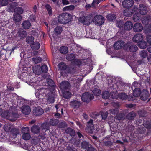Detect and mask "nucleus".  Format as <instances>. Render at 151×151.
<instances>
[{"label":"nucleus","instance_id":"f257e3e1","mask_svg":"<svg viewBox=\"0 0 151 151\" xmlns=\"http://www.w3.org/2000/svg\"><path fill=\"white\" fill-rule=\"evenodd\" d=\"M72 19L71 14L64 13L59 15L58 21L62 24H66L70 22Z\"/></svg>","mask_w":151,"mask_h":151},{"label":"nucleus","instance_id":"f03ea898","mask_svg":"<svg viewBox=\"0 0 151 151\" xmlns=\"http://www.w3.org/2000/svg\"><path fill=\"white\" fill-rule=\"evenodd\" d=\"M2 116L11 121H14L17 119L18 115L16 113H9L8 111H5L1 114Z\"/></svg>","mask_w":151,"mask_h":151},{"label":"nucleus","instance_id":"7ed1b4c3","mask_svg":"<svg viewBox=\"0 0 151 151\" xmlns=\"http://www.w3.org/2000/svg\"><path fill=\"white\" fill-rule=\"evenodd\" d=\"M22 8L19 7L16 8L14 10L15 14L14 16V20L16 22H19L22 19V17L20 15L23 12Z\"/></svg>","mask_w":151,"mask_h":151},{"label":"nucleus","instance_id":"20e7f679","mask_svg":"<svg viewBox=\"0 0 151 151\" xmlns=\"http://www.w3.org/2000/svg\"><path fill=\"white\" fill-rule=\"evenodd\" d=\"M22 138L24 140H29L31 138L29 129L28 127H23L22 129Z\"/></svg>","mask_w":151,"mask_h":151},{"label":"nucleus","instance_id":"39448f33","mask_svg":"<svg viewBox=\"0 0 151 151\" xmlns=\"http://www.w3.org/2000/svg\"><path fill=\"white\" fill-rule=\"evenodd\" d=\"M104 17L101 15H97L93 19V22L95 24L99 25H102L104 23Z\"/></svg>","mask_w":151,"mask_h":151},{"label":"nucleus","instance_id":"423d86ee","mask_svg":"<svg viewBox=\"0 0 151 151\" xmlns=\"http://www.w3.org/2000/svg\"><path fill=\"white\" fill-rule=\"evenodd\" d=\"M94 98V96L92 94H90L88 92L84 93L82 96L81 99L83 102H89Z\"/></svg>","mask_w":151,"mask_h":151},{"label":"nucleus","instance_id":"0eeeda50","mask_svg":"<svg viewBox=\"0 0 151 151\" xmlns=\"http://www.w3.org/2000/svg\"><path fill=\"white\" fill-rule=\"evenodd\" d=\"M134 4L133 0H124L122 2L123 6L128 8L132 6Z\"/></svg>","mask_w":151,"mask_h":151},{"label":"nucleus","instance_id":"6e6552de","mask_svg":"<svg viewBox=\"0 0 151 151\" xmlns=\"http://www.w3.org/2000/svg\"><path fill=\"white\" fill-rule=\"evenodd\" d=\"M22 112L25 115L29 114L31 112L30 107L28 105H24L21 108Z\"/></svg>","mask_w":151,"mask_h":151},{"label":"nucleus","instance_id":"1a4fd4ad","mask_svg":"<svg viewBox=\"0 0 151 151\" xmlns=\"http://www.w3.org/2000/svg\"><path fill=\"white\" fill-rule=\"evenodd\" d=\"M82 19V22L85 25H88L90 24V22L92 21V18L90 16H87L86 17H84L83 18L80 19V20Z\"/></svg>","mask_w":151,"mask_h":151},{"label":"nucleus","instance_id":"9d476101","mask_svg":"<svg viewBox=\"0 0 151 151\" xmlns=\"http://www.w3.org/2000/svg\"><path fill=\"white\" fill-rule=\"evenodd\" d=\"M147 7L143 4H140L139 7V11L142 15L146 14L147 12Z\"/></svg>","mask_w":151,"mask_h":151},{"label":"nucleus","instance_id":"9b49d317","mask_svg":"<svg viewBox=\"0 0 151 151\" xmlns=\"http://www.w3.org/2000/svg\"><path fill=\"white\" fill-rule=\"evenodd\" d=\"M143 39L142 35L141 34H138L134 35L133 38V41L135 42H140Z\"/></svg>","mask_w":151,"mask_h":151},{"label":"nucleus","instance_id":"f8f14e48","mask_svg":"<svg viewBox=\"0 0 151 151\" xmlns=\"http://www.w3.org/2000/svg\"><path fill=\"white\" fill-rule=\"evenodd\" d=\"M87 127L86 130L89 132L91 133L93 131L94 129V126L93 124V120L90 119L87 123Z\"/></svg>","mask_w":151,"mask_h":151},{"label":"nucleus","instance_id":"ddd939ff","mask_svg":"<svg viewBox=\"0 0 151 151\" xmlns=\"http://www.w3.org/2000/svg\"><path fill=\"white\" fill-rule=\"evenodd\" d=\"M143 27L142 24L139 23H136L133 27V30L134 31L139 32L143 30Z\"/></svg>","mask_w":151,"mask_h":151},{"label":"nucleus","instance_id":"4468645a","mask_svg":"<svg viewBox=\"0 0 151 151\" xmlns=\"http://www.w3.org/2000/svg\"><path fill=\"white\" fill-rule=\"evenodd\" d=\"M148 92L146 90H144L141 93L140 99L141 100H145L148 98Z\"/></svg>","mask_w":151,"mask_h":151},{"label":"nucleus","instance_id":"2eb2a0df","mask_svg":"<svg viewBox=\"0 0 151 151\" xmlns=\"http://www.w3.org/2000/svg\"><path fill=\"white\" fill-rule=\"evenodd\" d=\"M43 113V109L40 107H37L34 109L33 110V113L35 115H40Z\"/></svg>","mask_w":151,"mask_h":151},{"label":"nucleus","instance_id":"dca6fc26","mask_svg":"<svg viewBox=\"0 0 151 151\" xmlns=\"http://www.w3.org/2000/svg\"><path fill=\"white\" fill-rule=\"evenodd\" d=\"M70 86L69 83L67 81L62 82L60 84V88L62 90L68 88Z\"/></svg>","mask_w":151,"mask_h":151},{"label":"nucleus","instance_id":"f3484780","mask_svg":"<svg viewBox=\"0 0 151 151\" xmlns=\"http://www.w3.org/2000/svg\"><path fill=\"white\" fill-rule=\"evenodd\" d=\"M112 104L114 107H115V109H112L110 110L109 112L110 114H116L118 113V109L117 108V107L119 106L117 104L114 102L112 103Z\"/></svg>","mask_w":151,"mask_h":151},{"label":"nucleus","instance_id":"a211bd4d","mask_svg":"<svg viewBox=\"0 0 151 151\" xmlns=\"http://www.w3.org/2000/svg\"><path fill=\"white\" fill-rule=\"evenodd\" d=\"M33 70L34 73L36 74L39 75L42 73V70H41L40 66L38 65H36L33 67Z\"/></svg>","mask_w":151,"mask_h":151},{"label":"nucleus","instance_id":"6ab92c4d","mask_svg":"<svg viewBox=\"0 0 151 151\" xmlns=\"http://www.w3.org/2000/svg\"><path fill=\"white\" fill-rule=\"evenodd\" d=\"M124 43L123 41H119L116 42L114 45V48L116 49H119L123 47Z\"/></svg>","mask_w":151,"mask_h":151},{"label":"nucleus","instance_id":"aec40b11","mask_svg":"<svg viewBox=\"0 0 151 151\" xmlns=\"http://www.w3.org/2000/svg\"><path fill=\"white\" fill-rule=\"evenodd\" d=\"M133 27V24L130 21L127 22L124 26V28L125 30H129L132 29Z\"/></svg>","mask_w":151,"mask_h":151},{"label":"nucleus","instance_id":"412c9836","mask_svg":"<svg viewBox=\"0 0 151 151\" xmlns=\"http://www.w3.org/2000/svg\"><path fill=\"white\" fill-rule=\"evenodd\" d=\"M81 104L80 101L76 100H73L70 103V105L75 108H78Z\"/></svg>","mask_w":151,"mask_h":151},{"label":"nucleus","instance_id":"4be33fe9","mask_svg":"<svg viewBox=\"0 0 151 151\" xmlns=\"http://www.w3.org/2000/svg\"><path fill=\"white\" fill-rule=\"evenodd\" d=\"M12 126L10 124H5L4 127V129L5 131L6 132H9L11 131V129H12Z\"/></svg>","mask_w":151,"mask_h":151},{"label":"nucleus","instance_id":"5701e85b","mask_svg":"<svg viewBox=\"0 0 151 151\" xmlns=\"http://www.w3.org/2000/svg\"><path fill=\"white\" fill-rule=\"evenodd\" d=\"M31 25V23L29 22L28 21H25L22 24V27L24 28L25 29H29Z\"/></svg>","mask_w":151,"mask_h":151},{"label":"nucleus","instance_id":"b1692460","mask_svg":"<svg viewBox=\"0 0 151 151\" xmlns=\"http://www.w3.org/2000/svg\"><path fill=\"white\" fill-rule=\"evenodd\" d=\"M32 132L34 134H37L40 131L39 127L37 126H33L31 129Z\"/></svg>","mask_w":151,"mask_h":151},{"label":"nucleus","instance_id":"393cba45","mask_svg":"<svg viewBox=\"0 0 151 151\" xmlns=\"http://www.w3.org/2000/svg\"><path fill=\"white\" fill-rule=\"evenodd\" d=\"M31 48L34 50L38 49L40 47V44L37 42H35L31 45Z\"/></svg>","mask_w":151,"mask_h":151},{"label":"nucleus","instance_id":"a878e982","mask_svg":"<svg viewBox=\"0 0 151 151\" xmlns=\"http://www.w3.org/2000/svg\"><path fill=\"white\" fill-rule=\"evenodd\" d=\"M60 51L62 54H66L68 52V48L67 47L63 46L60 48Z\"/></svg>","mask_w":151,"mask_h":151},{"label":"nucleus","instance_id":"bb28decb","mask_svg":"<svg viewBox=\"0 0 151 151\" xmlns=\"http://www.w3.org/2000/svg\"><path fill=\"white\" fill-rule=\"evenodd\" d=\"M141 16L139 13L135 14L133 16V20L135 22H137L140 20Z\"/></svg>","mask_w":151,"mask_h":151},{"label":"nucleus","instance_id":"cd10ccee","mask_svg":"<svg viewBox=\"0 0 151 151\" xmlns=\"http://www.w3.org/2000/svg\"><path fill=\"white\" fill-rule=\"evenodd\" d=\"M123 14L124 16L129 17L132 15V12L131 10L126 9L124 11Z\"/></svg>","mask_w":151,"mask_h":151},{"label":"nucleus","instance_id":"c85d7f7f","mask_svg":"<svg viewBox=\"0 0 151 151\" xmlns=\"http://www.w3.org/2000/svg\"><path fill=\"white\" fill-rule=\"evenodd\" d=\"M140 89L139 88H136L134 89L133 91V95L136 97L140 95L141 96Z\"/></svg>","mask_w":151,"mask_h":151},{"label":"nucleus","instance_id":"c756f323","mask_svg":"<svg viewBox=\"0 0 151 151\" xmlns=\"http://www.w3.org/2000/svg\"><path fill=\"white\" fill-rule=\"evenodd\" d=\"M76 57L75 55L73 54H70L68 55L66 57V59L69 61L74 60Z\"/></svg>","mask_w":151,"mask_h":151},{"label":"nucleus","instance_id":"7c9ffc66","mask_svg":"<svg viewBox=\"0 0 151 151\" xmlns=\"http://www.w3.org/2000/svg\"><path fill=\"white\" fill-rule=\"evenodd\" d=\"M73 83L74 84H77L79 83L82 81V76H78L76 78H74Z\"/></svg>","mask_w":151,"mask_h":151},{"label":"nucleus","instance_id":"2f4dec72","mask_svg":"<svg viewBox=\"0 0 151 151\" xmlns=\"http://www.w3.org/2000/svg\"><path fill=\"white\" fill-rule=\"evenodd\" d=\"M63 94L64 98L66 99H68L70 98L71 94V93L68 91H65L63 92Z\"/></svg>","mask_w":151,"mask_h":151},{"label":"nucleus","instance_id":"473e14b6","mask_svg":"<svg viewBox=\"0 0 151 151\" xmlns=\"http://www.w3.org/2000/svg\"><path fill=\"white\" fill-rule=\"evenodd\" d=\"M59 122L58 120L57 119H51L50 120V124L52 126H55L57 125Z\"/></svg>","mask_w":151,"mask_h":151},{"label":"nucleus","instance_id":"72a5a7b5","mask_svg":"<svg viewBox=\"0 0 151 151\" xmlns=\"http://www.w3.org/2000/svg\"><path fill=\"white\" fill-rule=\"evenodd\" d=\"M94 95L96 96L100 95L101 93V91L98 88H95L92 91Z\"/></svg>","mask_w":151,"mask_h":151},{"label":"nucleus","instance_id":"f704fd0d","mask_svg":"<svg viewBox=\"0 0 151 151\" xmlns=\"http://www.w3.org/2000/svg\"><path fill=\"white\" fill-rule=\"evenodd\" d=\"M66 132L67 133L71 136H74L75 135V132L74 131L70 128H68L66 130Z\"/></svg>","mask_w":151,"mask_h":151},{"label":"nucleus","instance_id":"c9c22d12","mask_svg":"<svg viewBox=\"0 0 151 151\" xmlns=\"http://www.w3.org/2000/svg\"><path fill=\"white\" fill-rule=\"evenodd\" d=\"M59 69L61 70H64L66 69V66L64 63L61 62L58 65Z\"/></svg>","mask_w":151,"mask_h":151},{"label":"nucleus","instance_id":"e433bc0d","mask_svg":"<svg viewBox=\"0 0 151 151\" xmlns=\"http://www.w3.org/2000/svg\"><path fill=\"white\" fill-rule=\"evenodd\" d=\"M135 116V113L133 112H132L128 114L127 117L128 119L131 120L133 119Z\"/></svg>","mask_w":151,"mask_h":151},{"label":"nucleus","instance_id":"4c0bfd02","mask_svg":"<svg viewBox=\"0 0 151 151\" xmlns=\"http://www.w3.org/2000/svg\"><path fill=\"white\" fill-rule=\"evenodd\" d=\"M54 102V97L53 96H51L48 97L47 100L46 104H49L50 103H52Z\"/></svg>","mask_w":151,"mask_h":151},{"label":"nucleus","instance_id":"58836bf2","mask_svg":"<svg viewBox=\"0 0 151 151\" xmlns=\"http://www.w3.org/2000/svg\"><path fill=\"white\" fill-rule=\"evenodd\" d=\"M76 51L77 52L82 53L85 51L83 49L81 46L78 45H76Z\"/></svg>","mask_w":151,"mask_h":151},{"label":"nucleus","instance_id":"ea45409f","mask_svg":"<svg viewBox=\"0 0 151 151\" xmlns=\"http://www.w3.org/2000/svg\"><path fill=\"white\" fill-rule=\"evenodd\" d=\"M11 133L13 135L14 138L17 134L19 133V131L18 129L14 128L11 129Z\"/></svg>","mask_w":151,"mask_h":151},{"label":"nucleus","instance_id":"a19ab883","mask_svg":"<svg viewBox=\"0 0 151 151\" xmlns=\"http://www.w3.org/2000/svg\"><path fill=\"white\" fill-rule=\"evenodd\" d=\"M147 43L145 41L140 42L138 44L139 47L141 48L144 49L146 47Z\"/></svg>","mask_w":151,"mask_h":151},{"label":"nucleus","instance_id":"79ce46f5","mask_svg":"<svg viewBox=\"0 0 151 151\" xmlns=\"http://www.w3.org/2000/svg\"><path fill=\"white\" fill-rule=\"evenodd\" d=\"M62 31V27H58L55 28L54 29L55 32L57 35L60 34Z\"/></svg>","mask_w":151,"mask_h":151},{"label":"nucleus","instance_id":"37998d69","mask_svg":"<svg viewBox=\"0 0 151 151\" xmlns=\"http://www.w3.org/2000/svg\"><path fill=\"white\" fill-rule=\"evenodd\" d=\"M111 96L113 99H117L119 98V94H118L117 92L116 91L115 92H111Z\"/></svg>","mask_w":151,"mask_h":151},{"label":"nucleus","instance_id":"c03bdc74","mask_svg":"<svg viewBox=\"0 0 151 151\" xmlns=\"http://www.w3.org/2000/svg\"><path fill=\"white\" fill-rule=\"evenodd\" d=\"M138 49V48L137 46L135 45H132L129 48V50L132 52H135Z\"/></svg>","mask_w":151,"mask_h":151},{"label":"nucleus","instance_id":"a18cd8bd","mask_svg":"<svg viewBox=\"0 0 151 151\" xmlns=\"http://www.w3.org/2000/svg\"><path fill=\"white\" fill-rule=\"evenodd\" d=\"M119 98L122 100H126L127 98V96L124 93H122L119 94Z\"/></svg>","mask_w":151,"mask_h":151},{"label":"nucleus","instance_id":"49530a36","mask_svg":"<svg viewBox=\"0 0 151 151\" xmlns=\"http://www.w3.org/2000/svg\"><path fill=\"white\" fill-rule=\"evenodd\" d=\"M49 127V124L47 122L44 123L41 126V127L42 128V129L46 130L48 129Z\"/></svg>","mask_w":151,"mask_h":151},{"label":"nucleus","instance_id":"de8ad7c7","mask_svg":"<svg viewBox=\"0 0 151 151\" xmlns=\"http://www.w3.org/2000/svg\"><path fill=\"white\" fill-rule=\"evenodd\" d=\"M45 7L46 9L47 10L49 15H51L52 14V10L51 7L50 5L47 4H46L45 6Z\"/></svg>","mask_w":151,"mask_h":151},{"label":"nucleus","instance_id":"09e8293b","mask_svg":"<svg viewBox=\"0 0 151 151\" xmlns=\"http://www.w3.org/2000/svg\"><path fill=\"white\" fill-rule=\"evenodd\" d=\"M109 93L108 91L104 92L102 94V98L105 99H107L109 97Z\"/></svg>","mask_w":151,"mask_h":151},{"label":"nucleus","instance_id":"8fccbe9b","mask_svg":"<svg viewBox=\"0 0 151 151\" xmlns=\"http://www.w3.org/2000/svg\"><path fill=\"white\" fill-rule=\"evenodd\" d=\"M107 18L109 21H112L115 19V15L114 14H109L107 16Z\"/></svg>","mask_w":151,"mask_h":151},{"label":"nucleus","instance_id":"3c124183","mask_svg":"<svg viewBox=\"0 0 151 151\" xmlns=\"http://www.w3.org/2000/svg\"><path fill=\"white\" fill-rule=\"evenodd\" d=\"M40 68L41 70H42V73H46L48 71V68L46 65H43Z\"/></svg>","mask_w":151,"mask_h":151},{"label":"nucleus","instance_id":"603ef678","mask_svg":"<svg viewBox=\"0 0 151 151\" xmlns=\"http://www.w3.org/2000/svg\"><path fill=\"white\" fill-rule=\"evenodd\" d=\"M140 56L142 58H145L147 56V52L146 51L143 50L140 52Z\"/></svg>","mask_w":151,"mask_h":151},{"label":"nucleus","instance_id":"864d4df0","mask_svg":"<svg viewBox=\"0 0 151 151\" xmlns=\"http://www.w3.org/2000/svg\"><path fill=\"white\" fill-rule=\"evenodd\" d=\"M34 37L32 36L28 37L26 38L27 43L30 44L33 41Z\"/></svg>","mask_w":151,"mask_h":151},{"label":"nucleus","instance_id":"5fc2aeb1","mask_svg":"<svg viewBox=\"0 0 151 151\" xmlns=\"http://www.w3.org/2000/svg\"><path fill=\"white\" fill-rule=\"evenodd\" d=\"M33 61L35 63H38L42 61V59L40 57H36L32 59Z\"/></svg>","mask_w":151,"mask_h":151},{"label":"nucleus","instance_id":"6e6d98bb","mask_svg":"<svg viewBox=\"0 0 151 151\" xmlns=\"http://www.w3.org/2000/svg\"><path fill=\"white\" fill-rule=\"evenodd\" d=\"M74 6L73 5H71L67 6L65 7L64 9L65 11L71 10L74 9Z\"/></svg>","mask_w":151,"mask_h":151},{"label":"nucleus","instance_id":"4d7b16f0","mask_svg":"<svg viewBox=\"0 0 151 151\" xmlns=\"http://www.w3.org/2000/svg\"><path fill=\"white\" fill-rule=\"evenodd\" d=\"M8 3V0H0V5L2 6L6 5Z\"/></svg>","mask_w":151,"mask_h":151},{"label":"nucleus","instance_id":"13d9d810","mask_svg":"<svg viewBox=\"0 0 151 151\" xmlns=\"http://www.w3.org/2000/svg\"><path fill=\"white\" fill-rule=\"evenodd\" d=\"M149 20L148 18L147 17H144L142 20V23L145 24H147L148 23Z\"/></svg>","mask_w":151,"mask_h":151},{"label":"nucleus","instance_id":"bf43d9fd","mask_svg":"<svg viewBox=\"0 0 151 151\" xmlns=\"http://www.w3.org/2000/svg\"><path fill=\"white\" fill-rule=\"evenodd\" d=\"M116 25L119 28H121L123 27V21H117L116 22Z\"/></svg>","mask_w":151,"mask_h":151},{"label":"nucleus","instance_id":"052dcab7","mask_svg":"<svg viewBox=\"0 0 151 151\" xmlns=\"http://www.w3.org/2000/svg\"><path fill=\"white\" fill-rule=\"evenodd\" d=\"M101 114L102 117V119H105L107 116L108 113L107 112H102Z\"/></svg>","mask_w":151,"mask_h":151},{"label":"nucleus","instance_id":"680f3d73","mask_svg":"<svg viewBox=\"0 0 151 151\" xmlns=\"http://www.w3.org/2000/svg\"><path fill=\"white\" fill-rule=\"evenodd\" d=\"M47 81L49 86H54V82L52 79H49L47 80Z\"/></svg>","mask_w":151,"mask_h":151},{"label":"nucleus","instance_id":"e2e57ef3","mask_svg":"<svg viewBox=\"0 0 151 151\" xmlns=\"http://www.w3.org/2000/svg\"><path fill=\"white\" fill-rule=\"evenodd\" d=\"M123 116L124 114H119L116 116V119L118 120H120L122 119Z\"/></svg>","mask_w":151,"mask_h":151},{"label":"nucleus","instance_id":"0e129e2a","mask_svg":"<svg viewBox=\"0 0 151 151\" xmlns=\"http://www.w3.org/2000/svg\"><path fill=\"white\" fill-rule=\"evenodd\" d=\"M88 143L86 141L83 142L82 143V147L83 148L87 147L88 146Z\"/></svg>","mask_w":151,"mask_h":151},{"label":"nucleus","instance_id":"69168bd1","mask_svg":"<svg viewBox=\"0 0 151 151\" xmlns=\"http://www.w3.org/2000/svg\"><path fill=\"white\" fill-rule=\"evenodd\" d=\"M39 91H36V92L35 93V96L36 97H37L39 98V99H43V98L41 96V95L39 94Z\"/></svg>","mask_w":151,"mask_h":151},{"label":"nucleus","instance_id":"338daca9","mask_svg":"<svg viewBox=\"0 0 151 151\" xmlns=\"http://www.w3.org/2000/svg\"><path fill=\"white\" fill-rule=\"evenodd\" d=\"M62 3L64 5H66L69 4V1L67 0H62Z\"/></svg>","mask_w":151,"mask_h":151},{"label":"nucleus","instance_id":"774afa93","mask_svg":"<svg viewBox=\"0 0 151 151\" xmlns=\"http://www.w3.org/2000/svg\"><path fill=\"white\" fill-rule=\"evenodd\" d=\"M147 38V42L150 44H151V35H148Z\"/></svg>","mask_w":151,"mask_h":151}]
</instances>
